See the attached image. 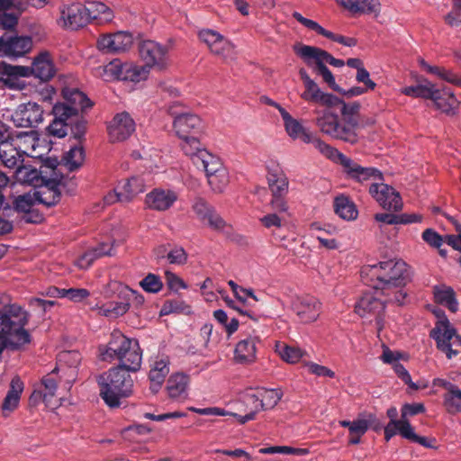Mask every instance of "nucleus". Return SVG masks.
<instances>
[{"instance_id":"1","label":"nucleus","mask_w":461,"mask_h":461,"mask_svg":"<svg viewBox=\"0 0 461 461\" xmlns=\"http://www.w3.org/2000/svg\"><path fill=\"white\" fill-rule=\"evenodd\" d=\"M362 281L376 293L387 297L389 302L401 305L406 297L403 286L408 281L407 264L401 259H388L377 264L364 266Z\"/></svg>"},{"instance_id":"2","label":"nucleus","mask_w":461,"mask_h":461,"mask_svg":"<svg viewBox=\"0 0 461 461\" xmlns=\"http://www.w3.org/2000/svg\"><path fill=\"white\" fill-rule=\"evenodd\" d=\"M337 105L340 107V116L329 109H315L314 122L321 133L334 140L349 144L359 140L358 102L346 103L339 99Z\"/></svg>"},{"instance_id":"3","label":"nucleus","mask_w":461,"mask_h":461,"mask_svg":"<svg viewBox=\"0 0 461 461\" xmlns=\"http://www.w3.org/2000/svg\"><path fill=\"white\" fill-rule=\"evenodd\" d=\"M102 361H119L117 366L135 373L140 369L142 352L137 339L126 337L122 331L115 330L111 333L106 345L98 348Z\"/></svg>"},{"instance_id":"4","label":"nucleus","mask_w":461,"mask_h":461,"mask_svg":"<svg viewBox=\"0 0 461 461\" xmlns=\"http://www.w3.org/2000/svg\"><path fill=\"white\" fill-rule=\"evenodd\" d=\"M28 320V312L16 304L0 311V354L6 348L17 349L31 342V335L24 329Z\"/></svg>"},{"instance_id":"5","label":"nucleus","mask_w":461,"mask_h":461,"mask_svg":"<svg viewBox=\"0 0 461 461\" xmlns=\"http://www.w3.org/2000/svg\"><path fill=\"white\" fill-rule=\"evenodd\" d=\"M169 114L174 117L173 128L182 140L181 148L191 159L202 150L199 136L203 131V122L199 116L184 111L180 104L174 102L168 105Z\"/></svg>"},{"instance_id":"6","label":"nucleus","mask_w":461,"mask_h":461,"mask_svg":"<svg viewBox=\"0 0 461 461\" xmlns=\"http://www.w3.org/2000/svg\"><path fill=\"white\" fill-rule=\"evenodd\" d=\"M128 371L121 366H114L103 373L97 378L100 386V395L111 408L121 405V400L133 393L134 380Z\"/></svg>"},{"instance_id":"7","label":"nucleus","mask_w":461,"mask_h":461,"mask_svg":"<svg viewBox=\"0 0 461 461\" xmlns=\"http://www.w3.org/2000/svg\"><path fill=\"white\" fill-rule=\"evenodd\" d=\"M57 159L48 158L40 167L41 184L33 194L36 202L47 207L56 205L61 197L59 185L62 176L57 171Z\"/></svg>"},{"instance_id":"8","label":"nucleus","mask_w":461,"mask_h":461,"mask_svg":"<svg viewBox=\"0 0 461 461\" xmlns=\"http://www.w3.org/2000/svg\"><path fill=\"white\" fill-rule=\"evenodd\" d=\"M192 161L197 168L205 172L208 184L214 193L224 191L229 184L228 171L217 156L208 150H202Z\"/></svg>"},{"instance_id":"9","label":"nucleus","mask_w":461,"mask_h":461,"mask_svg":"<svg viewBox=\"0 0 461 461\" xmlns=\"http://www.w3.org/2000/svg\"><path fill=\"white\" fill-rule=\"evenodd\" d=\"M426 409L423 403H405L401 409V419L399 425H401V436L413 443H418L427 448H437L435 438H426L416 434L413 427L411 426L409 417L415 416L420 413L425 412Z\"/></svg>"},{"instance_id":"10","label":"nucleus","mask_w":461,"mask_h":461,"mask_svg":"<svg viewBox=\"0 0 461 461\" xmlns=\"http://www.w3.org/2000/svg\"><path fill=\"white\" fill-rule=\"evenodd\" d=\"M380 293L366 292L358 300L355 306V312L362 318L375 317V325L378 331L384 328L383 312L386 303H395V302H389L387 297L384 299Z\"/></svg>"},{"instance_id":"11","label":"nucleus","mask_w":461,"mask_h":461,"mask_svg":"<svg viewBox=\"0 0 461 461\" xmlns=\"http://www.w3.org/2000/svg\"><path fill=\"white\" fill-rule=\"evenodd\" d=\"M140 56L150 69L164 70L169 63V47L151 40L142 41L139 44Z\"/></svg>"},{"instance_id":"12","label":"nucleus","mask_w":461,"mask_h":461,"mask_svg":"<svg viewBox=\"0 0 461 461\" xmlns=\"http://www.w3.org/2000/svg\"><path fill=\"white\" fill-rule=\"evenodd\" d=\"M198 37L212 54L224 59H231L234 56V45L218 32L203 29L199 32Z\"/></svg>"},{"instance_id":"13","label":"nucleus","mask_w":461,"mask_h":461,"mask_svg":"<svg viewBox=\"0 0 461 461\" xmlns=\"http://www.w3.org/2000/svg\"><path fill=\"white\" fill-rule=\"evenodd\" d=\"M369 194L385 210L399 211L402 207L400 194L393 187L382 181L371 183Z\"/></svg>"},{"instance_id":"14","label":"nucleus","mask_w":461,"mask_h":461,"mask_svg":"<svg viewBox=\"0 0 461 461\" xmlns=\"http://www.w3.org/2000/svg\"><path fill=\"white\" fill-rule=\"evenodd\" d=\"M268 187L271 192L269 206L271 210L287 212L289 209L286 195L288 194L289 181L285 175L269 174L267 177Z\"/></svg>"},{"instance_id":"15","label":"nucleus","mask_w":461,"mask_h":461,"mask_svg":"<svg viewBox=\"0 0 461 461\" xmlns=\"http://www.w3.org/2000/svg\"><path fill=\"white\" fill-rule=\"evenodd\" d=\"M429 335L435 339L437 348L444 352L448 359L457 355L458 352L452 349L450 343V340L457 335L456 330L446 317L437 321Z\"/></svg>"},{"instance_id":"16","label":"nucleus","mask_w":461,"mask_h":461,"mask_svg":"<svg viewBox=\"0 0 461 461\" xmlns=\"http://www.w3.org/2000/svg\"><path fill=\"white\" fill-rule=\"evenodd\" d=\"M321 305V303L316 297L306 294L294 298L292 310L301 322L312 323L320 317Z\"/></svg>"},{"instance_id":"17","label":"nucleus","mask_w":461,"mask_h":461,"mask_svg":"<svg viewBox=\"0 0 461 461\" xmlns=\"http://www.w3.org/2000/svg\"><path fill=\"white\" fill-rule=\"evenodd\" d=\"M11 119L16 127H36L42 122L43 109L35 102L21 104L13 113Z\"/></svg>"},{"instance_id":"18","label":"nucleus","mask_w":461,"mask_h":461,"mask_svg":"<svg viewBox=\"0 0 461 461\" xmlns=\"http://www.w3.org/2000/svg\"><path fill=\"white\" fill-rule=\"evenodd\" d=\"M341 166L347 176L357 183L365 184L367 182L383 181V174L380 170L372 167H362L350 158H343Z\"/></svg>"},{"instance_id":"19","label":"nucleus","mask_w":461,"mask_h":461,"mask_svg":"<svg viewBox=\"0 0 461 461\" xmlns=\"http://www.w3.org/2000/svg\"><path fill=\"white\" fill-rule=\"evenodd\" d=\"M179 198L178 193L170 188L156 187L145 196L147 208L156 212H166L171 209Z\"/></svg>"},{"instance_id":"20","label":"nucleus","mask_w":461,"mask_h":461,"mask_svg":"<svg viewBox=\"0 0 461 461\" xmlns=\"http://www.w3.org/2000/svg\"><path fill=\"white\" fill-rule=\"evenodd\" d=\"M135 122L129 113H119L107 126L109 139L112 142L124 141L135 131Z\"/></svg>"},{"instance_id":"21","label":"nucleus","mask_w":461,"mask_h":461,"mask_svg":"<svg viewBox=\"0 0 461 461\" xmlns=\"http://www.w3.org/2000/svg\"><path fill=\"white\" fill-rule=\"evenodd\" d=\"M133 37L126 32H117L112 34L102 35L97 41V47L105 53H121L131 49Z\"/></svg>"},{"instance_id":"22","label":"nucleus","mask_w":461,"mask_h":461,"mask_svg":"<svg viewBox=\"0 0 461 461\" xmlns=\"http://www.w3.org/2000/svg\"><path fill=\"white\" fill-rule=\"evenodd\" d=\"M294 50L297 56H299L307 66L313 67V59L320 58L321 63L330 64L336 68H340L345 65L343 59H336L330 55L328 51L320 49L318 47L309 45H295Z\"/></svg>"},{"instance_id":"23","label":"nucleus","mask_w":461,"mask_h":461,"mask_svg":"<svg viewBox=\"0 0 461 461\" xmlns=\"http://www.w3.org/2000/svg\"><path fill=\"white\" fill-rule=\"evenodd\" d=\"M281 398L282 393L278 390L262 388L256 393H248L245 396V402L256 411H260L273 409Z\"/></svg>"},{"instance_id":"24","label":"nucleus","mask_w":461,"mask_h":461,"mask_svg":"<svg viewBox=\"0 0 461 461\" xmlns=\"http://www.w3.org/2000/svg\"><path fill=\"white\" fill-rule=\"evenodd\" d=\"M89 23L85 5L73 4L64 5L60 10L59 23L67 29L77 30Z\"/></svg>"},{"instance_id":"25","label":"nucleus","mask_w":461,"mask_h":461,"mask_svg":"<svg viewBox=\"0 0 461 461\" xmlns=\"http://www.w3.org/2000/svg\"><path fill=\"white\" fill-rule=\"evenodd\" d=\"M63 97L65 103L55 104L54 105H63L69 109L67 114L71 117H77L79 111H85L93 105L90 99L77 88H65L63 90Z\"/></svg>"},{"instance_id":"26","label":"nucleus","mask_w":461,"mask_h":461,"mask_svg":"<svg viewBox=\"0 0 461 461\" xmlns=\"http://www.w3.org/2000/svg\"><path fill=\"white\" fill-rule=\"evenodd\" d=\"M32 38L29 36L0 37V52L9 57H22L31 50Z\"/></svg>"},{"instance_id":"27","label":"nucleus","mask_w":461,"mask_h":461,"mask_svg":"<svg viewBox=\"0 0 461 461\" xmlns=\"http://www.w3.org/2000/svg\"><path fill=\"white\" fill-rule=\"evenodd\" d=\"M303 86L304 91L301 94V98L305 102L326 106V109L337 106L339 102L336 95L323 92L314 80Z\"/></svg>"},{"instance_id":"28","label":"nucleus","mask_w":461,"mask_h":461,"mask_svg":"<svg viewBox=\"0 0 461 461\" xmlns=\"http://www.w3.org/2000/svg\"><path fill=\"white\" fill-rule=\"evenodd\" d=\"M32 75L42 82H48L56 75V67L50 53L41 51L34 57L31 67Z\"/></svg>"},{"instance_id":"29","label":"nucleus","mask_w":461,"mask_h":461,"mask_svg":"<svg viewBox=\"0 0 461 461\" xmlns=\"http://www.w3.org/2000/svg\"><path fill=\"white\" fill-rule=\"evenodd\" d=\"M260 339L257 335L249 336L240 340L234 350V360L238 364L249 365L257 359V346Z\"/></svg>"},{"instance_id":"30","label":"nucleus","mask_w":461,"mask_h":461,"mask_svg":"<svg viewBox=\"0 0 461 461\" xmlns=\"http://www.w3.org/2000/svg\"><path fill=\"white\" fill-rule=\"evenodd\" d=\"M169 357L165 355H158L150 360L149 378L152 390L157 391L164 383L169 373Z\"/></svg>"},{"instance_id":"31","label":"nucleus","mask_w":461,"mask_h":461,"mask_svg":"<svg viewBox=\"0 0 461 461\" xmlns=\"http://www.w3.org/2000/svg\"><path fill=\"white\" fill-rule=\"evenodd\" d=\"M189 377L182 373L172 375L167 383V391L171 400L184 402L188 397Z\"/></svg>"},{"instance_id":"32","label":"nucleus","mask_w":461,"mask_h":461,"mask_svg":"<svg viewBox=\"0 0 461 461\" xmlns=\"http://www.w3.org/2000/svg\"><path fill=\"white\" fill-rule=\"evenodd\" d=\"M24 384L19 376L12 378L9 390L2 403V412L5 417L9 416L19 406Z\"/></svg>"},{"instance_id":"33","label":"nucleus","mask_w":461,"mask_h":461,"mask_svg":"<svg viewBox=\"0 0 461 461\" xmlns=\"http://www.w3.org/2000/svg\"><path fill=\"white\" fill-rule=\"evenodd\" d=\"M69 109L63 105H54L52 108V113L54 119L52 122L47 127V131L50 135L57 138H63L68 133V128L69 126L68 121L72 119L71 116L67 114Z\"/></svg>"},{"instance_id":"34","label":"nucleus","mask_w":461,"mask_h":461,"mask_svg":"<svg viewBox=\"0 0 461 461\" xmlns=\"http://www.w3.org/2000/svg\"><path fill=\"white\" fill-rule=\"evenodd\" d=\"M118 187L120 191H118L117 199L122 203H128L145 191V182L140 176H131L120 182Z\"/></svg>"},{"instance_id":"35","label":"nucleus","mask_w":461,"mask_h":461,"mask_svg":"<svg viewBox=\"0 0 461 461\" xmlns=\"http://www.w3.org/2000/svg\"><path fill=\"white\" fill-rule=\"evenodd\" d=\"M0 161L5 167L20 172L23 162V154L9 141L0 145Z\"/></svg>"},{"instance_id":"36","label":"nucleus","mask_w":461,"mask_h":461,"mask_svg":"<svg viewBox=\"0 0 461 461\" xmlns=\"http://www.w3.org/2000/svg\"><path fill=\"white\" fill-rule=\"evenodd\" d=\"M352 14H373L379 11V0H337Z\"/></svg>"},{"instance_id":"37","label":"nucleus","mask_w":461,"mask_h":461,"mask_svg":"<svg viewBox=\"0 0 461 461\" xmlns=\"http://www.w3.org/2000/svg\"><path fill=\"white\" fill-rule=\"evenodd\" d=\"M433 295L437 303L447 307L452 312H456L458 310V302L452 287L446 285H435L433 287Z\"/></svg>"},{"instance_id":"38","label":"nucleus","mask_w":461,"mask_h":461,"mask_svg":"<svg viewBox=\"0 0 461 461\" xmlns=\"http://www.w3.org/2000/svg\"><path fill=\"white\" fill-rule=\"evenodd\" d=\"M42 390H34L31 395V401H37L42 399L43 402H48L52 398L58 388V379L56 369L51 373L46 375L41 379Z\"/></svg>"},{"instance_id":"39","label":"nucleus","mask_w":461,"mask_h":461,"mask_svg":"<svg viewBox=\"0 0 461 461\" xmlns=\"http://www.w3.org/2000/svg\"><path fill=\"white\" fill-rule=\"evenodd\" d=\"M335 213L345 221H354L357 218L358 211L355 203L348 196H336L333 202Z\"/></svg>"},{"instance_id":"40","label":"nucleus","mask_w":461,"mask_h":461,"mask_svg":"<svg viewBox=\"0 0 461 461\" xmlns=\"http://www.w3.org/2000/svg\"><path fill=\"white\" fill-rule=\"evenodd\" d=\"M436 97H439L438 102L431 99L436 107L447 114H455L458 107V100L449 88L438 89Z\"/></svg>"},{"instance_id":"41","label":"nucleus","mask_w":461,"mask_h":461,"mask_svg":"<svg viewBox=\"0 0 461 461\" xmlns=\"http://www.w3.org/2000/svg\"><path fill=\"white\" fill-rule=\"evenodd\" d=\"M269 104L276 107L280 113L287 134L294 140L298 139L301 132L304 129L301 122L298 120L293 118L291 114L279 104L274 101H270Z\"/></svg>"},{"instance_id":"42","label":"nucleus","mask_w":461,"mask_h":461,"mask_svg":"<svg viewBox=\"0 0 461 461\" xmlns=\"http://www.w3.org/2000/svg\"><path fill=\"white\" fill-rule=\"evenodd\" d=\"M420 66L429 74L437 76L438 78L456 85L461 86V75L456 73L452 69H447L444 67L431 66L424 59L420 60Z\"/></svg>"},{"instance_id":"43","label":"nucleus","mask_w":461,"mask_h":461,"mask_svg":"<svg viewBox=\"0 0 461 461\" xmlns=\"http://www.w3.org/2000/svg\"><path fill=\"white\" fill-rule=\"evenodd\" d=\"M402 93L411 97H420L429 100L436 99L438 101L439 99V97H436L435 95L438 93V88L429 81H426L423 85L404 87Z\"/></svg>"},{"instance_id":"44","label":"nucleus","mask_w":461,"mask_h":461,"mask_svg":"<svg viewBox=\"0 0 461 461\" xmlns=\"http://www.w3.org/2000/svg\"><path fill=\"white\" fill-rule=\"evenodd\" d=\"M25 69L23 67H15L0 61V81L5 82L9 88L23 89L24 83L19 82L14 76L17 75L19 70Z\"/></svg>"},{"instance_id":"45","label":"nucleus","mask_w":461,"mask_h":461,"mask_svg":"<svg viewBox=\"0 0 461 461\" xmlns=\"http://www.w3.org/2000/svg\"><path fill=\"white\" fill-rule=\"evenodd\" d=\"M85 8L89 22L92 20L109 22L113 19L112 10L102 2H88Z\"/></svg>"},{"instance_id":"46","label":"nucleus","mask_w":461,"mask_h":461,"mask_svg":"<svg viewBox=\"0 0 461 461\" xmlns=\"http://www.w3.org/2000/svg\"><path fill=\"white\" fill-rule=\"evenodd\" d=\"M130 309V303L124 302H109L98 307V314L107 318H118Z\"/></svg>"},{"instance_id":"47","label":"nucleus","mask_w":461,"mask_h":461,"mask_svg":"<svg viewBox=\"0 0 461 461\" xmlns=\"http://www.w3.org/2000/svg\"><path fill=\"white\" fill-rule=\"evenodd\" d=\"M373 426L374 429H378L381 427V423L376 420L375 415L369 413L366 419H357L352 421V427L350 428V435H365L368 430L369 427Z\"/></svg>"},{"instance_id":"48","label":"nucleus","mask_w":461,"mask_h":461,"mask_svg":"<svg viewBox=\"0 0 461 461\" xmlns=\"http://www.w3.org/2000/svg\"><path fill=\"white\" fill-rule=\"evenodd\" d=\"M272 212L267 213L259 219L262 225L267 229L282 228L287 221L289 215L287 212H281L279 210H272Z\"/></svg>"},{"instance_id":"49","label":"nucleus","mask_w":461,"mask_h":461,"mask_svg":"<svg viewBox=\"0 0 461 461\" xmlns=\"http://www.w3.org/2000/svg\"><path fill=\"white\" fill-rule=\"evenodd\" d=\"M276 350L284 361L290 364L299 362L305 355V351L303 349L285 344H277Z\"/></svg>"},{"instance_id":"50","label":"nucleus","mask_w":461,"mask_h":461,"mask_svg":"<svg viewBox=\"0 0 461 461\" xmlns=\"http://www.w3.org/2000/svg\"><path fill=\"white\" fill-rule=\"evenodd\" d=\"M85 159V151L81 147H73L68 151L63 158L65 167L69 171L80 167Z\"/></svg>"},{"instance_id":"51","label":"nucleus","mask_w":461,"mask_h":461,"mask_svg":"<svg viewBox=\"0 0 461 461\" xmlns=\"http://www.w3.org/2000/svg\"><path fill=\"white\" fill-rule=\"evenodd\" d=\"M191 208L201 222H205L209 215L215 210L204 198L200 196L193 200Z\"/></svg>"},{"instance_id":"52","label":"nucleus","mask_w":461,"mask_h":461,"mask_svg":"<svg viewBox=\"0 0 461 461\" xmlns=\"http://www.w3.org/2000/svg\"><path fill=\"white\" fill-rule=\"evenodd\" d=\"M149 68L144 65H136L133 63H129L127 69L125 70L124 81L131 82H140L142 80L147 79L149 74Z\"/></svg>"},{"instance_id":"53","label":"nucleus","mask_w":461,"mask_h":461,"mask_svg":"<svg viewBox=\"0 0 461 461\" xmlns=\"http://www.w3.org/2000/svg\"><path fill=\"white\" fill-rule=\"evenodd\" d=\"M313 147L324 157L327 158L335 161L342 163L343 158H346L344 154L339 152L336 148L332 147L331 145L328 144L324 140H322L321 138H318V140H315V144Z\"/></svg>"},{"instance_id":"54","label":"nucleus","mask_w":461,"mask_h":461,"mask_svg":"<svg viewBox=\"0 0 461 461\" xmlns=\"http://www.w3.org/2000/svg\"><path fill=\"white\" fill-rule=\"evenodd\" d=\"M129 62H122V60L115 59L104 66V73L106 76L124 81L125 70Z\"/></svg>"},{"instance_id":"55","label":"nucleus","mask_w":461,"mask_h":461,"mask_svg":"<svg viewBox=\"0 0 461 461\" xmlns=\"http://www.w3.org/2000/svg\"><path fill=\"white\" fill-rule=\"evenodd\" d=\"M260 454H284V455H294V456H306L309 454L307 448H298L289 446H273L268 447L260 448L258 451Z\"/></svg>"},{"instance_id":"56","label":"nucleus","mask_w":461,"mask_h":461,"mask_svg":"<svg viewBox=\"0 0 461 461\" xmlns=\"http://www.w3.org/2000/svg\"><path fill=\"white\" fill-rule=\"evenodd\" d=\"M443 404L448 413H461V389L456 388L451 394H444Z\"/></svg>"},{"instance_id":"57","label":"nucleus","mask_w":461,"mask_h":461,"mask_svg":"<svg viewBox=\"0 0 461 461\" xmlns=\"http://www.w3.org/2000/svg\"><path fill=\"white\" fill-rule=\"evenodd\" d=\"M36 203V200L34 198L33 194H31L29 193L23 194L21 195H18L14 197L13 201L14 206L12 207L13 212L14 211L18 212H30L31 209Z\"/></svg>"},{"instance_id":"58","label":"nucleus","mask_w":461,"mask_h":461,"mask_svg":"<svg viewBox=\"0 0 461 461\" xmlns=\"http://www.w3.org/2000/svg\"><path fill=\"white\" fill-rule=\"evenodd\" d=\"M313 66H315L314 70L322 77L323 81L327 83L331 89L340 92V89L336 84L335 77L331 71L327 68L325 64L321 63L320 58L313 59Z\"/></svg>"},{"instance_id":"59","label":"nucleus","mask_w":461,"mask_h":461,"mask_svg":"<svg viewBox=\"0 0 461 461\" xmlns=\"http://www.w3.org/2000/svg\"><path fill=\"white\" fill-rule=\"evenodd\" d=\"M140 286L147 293L158 294L163 288L161 278L155 274H148L140 282Z\"/></svg>"},{"instance_id":"60","label":"nucleus","mask_w":461,"mask_h":461,"mask_svg":"<svg viewBox=\"0 0 461 461\" xmlns=\"http://www.w3.org/2000/svg\"><path fill=\"white\" fill-rule=\"evenodd\" d=\"M58 361L59 365L76 368L80 364L81 355L76 350L62 351L58 355Z\"/></svg>"},{"instance_id":"61","label":"nucleus","mask_w":461,"mask_h":461,"mask_svg":"<svg viewBox=\"0 0 461 461\" xmlns=\"http://www.w3.org/2000/svg\"><path fill=\"white\" fill-rule=\"evenodd\" d=\"M187 305L182 300H167L166 301L159 312L160 316H166L172 313L183 312Z\"/></svg>"},{"instance_id":"62","label":"nucleus","mask_w":461,"mask_h":461,"mask_svg":"<svg viewBox=\"0 0 461 461\" xmlns=\"http://www.w3.org/2000/svg\"><path fill=\"white\" fill-rule=\"evenodd\" d=\"M9 183V177L0 171V212H3L4 216L11 217L13 214L12 206L5 202V197L3 194L4 189Z\"/></svg>"},{"instance_id":"63","label":"nucleus","mask_w":461,"mask_h":461,"mask_svg":"<svg viewBox=\"0 0 461 461\" xmlns=\"http://www.w3.org/2000/svg\"><path fill=\"white\" fill-rule=\"evenodd\" d=\"M461 0H452V10L446 14L445 22L451 27H456L461 24Z\"/></svg>"},{"instance_id":"64","label":"nucleus","mask_w":461,"mask_h":461,"mask_svg":"<svg viewBox=\"0 0 461 461\" xmlns=\"http://www.w3.org/2000/svg\"><path fill=\"white\" fill-rule=\"evenodd\" d=\"M68 123L74 138L77 140L82 139L86 133V122L83 118H78L77 115V117H72Z\"/></svg>"}]
</instances>
